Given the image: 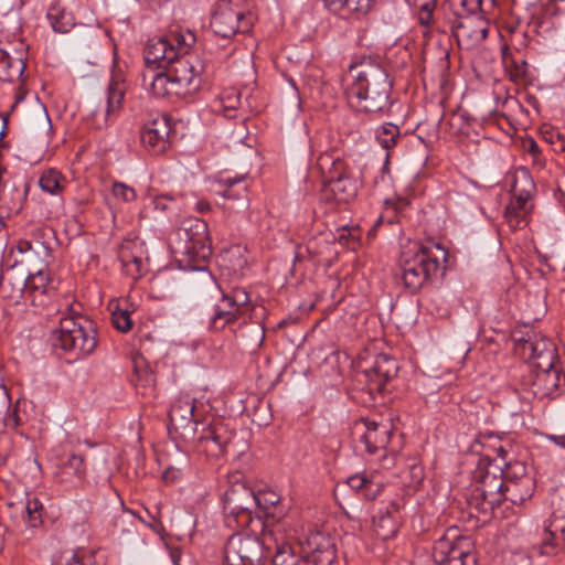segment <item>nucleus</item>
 <instances>
[{
	"instance_id": "nucleus-12",
	"label": "nucleus",
	"mask_w": 565,
	"mask_h": 565,
	"mask_svg": "<svg viewBox=\"0 0 565 565\" xmlns=\"http://www.w3.org/2000/svg\"><path fill=\"white\" fill-rule=\"evenodd\" d=\"M234 433L222 419H214L203 427L196 441V452L207 458L217 459L225 455Z\"/></svg>"
},
{
	"instance_id": "nucleus-54",
	"label": "nucleus",
	"mask_w": 565,
	"mask_h": 565,
	"mask_svg": "<svg viewBox=\"0 0 565 565\" xmlns=\"http://www.w3.org/2000/svg\"><path fill=\"white\" fill-rule=\"evenodd\" d=\"M523 147L527 153V156H536L539 152H541V149L539 148V145L536 141L532 138H529L523 141Z\"/></svg>"
},
{
	"instance_id": "nucleus-44",
	"label": "nucleus",
	"mask_w": 565,
	"mask_h": 565,
	"mask_svg": "<svg viewBox=\"0 0 565 565\" xmlns=\"http://www.w3.org/2000/svg\"><path fill=\"white\" fill-rule=\"evenodd\" d=\"M451 6L456 9V14H472L478 11L486 12L484 0H450ZM492 6L493 0H489Z\"/></svg>"
},
{
	"instance_id": "nucleus-41",
	"label": "nucleus",
	"mask_w": 565,
	"mask_h": 565,
	"mask_svg": "<svg viewBox=\"0 0 565 565\" xmlns=\"http://www.w3.org/2000/svg\"><path fill=\"white\" fill-rule=\"evenodd\" d=\"M500 473H501L502 478L505 479L504 480L505 483L513 482V481L522 482V480L524 478H531L526 473L525 465L521 461H514V462L505 461V465H503V467H501V469H500Z\"/></svg>"
},
{
	"instance_id": "nucleus-14",
	"label": "nucleus",
	"mask_w": 565,
	"mask_h": 565,
	"mask_svg": "<svg viewBox=\"0 0 565 565\" xmlns=\"http://www.w3.org/2000/svg\"><path fill=\"white\" fill-rule=\"evenodd\" d=\"M398 371L396 359L385 353L376 355L372 366L362 372L370 395L386 392L387 384L397 376Z\"/></svg>"
},
{
	"instance_id": "nucleus-8",
	"label": "nucleus",
	"mask_w": 565,
	"mask_h": 565,
	"mask_svg": "<svg viewBox=\"0 0 565 565\" xmlns=\"http://www.w3.org/2000/svg\"><path fill=\"white\" fill-rule=\"evenodd\" d=\"M216 306L225 311H234V315L242 319L241 326L252 322L255 326V343L262 345L265 340L264 320L267 311L263 305H253L244 288H235L230 294H223Z\"/></svg>"
},
{
	"instance_id": "nucleus-3",
	"label": "nucleus",
	"mask_w": 565,
	"mask_h": 565,
	"mask_svg": "<svg viewBox=\"0 0 565 565\" xmlns=\"http://www.w3.org/2000/svg\"><path fill=\"white\" fill-rule=\"evenodd\" d=\"M448 252L438 243L412 242L399 256L398 270L404 287L417 292L426 282L444 273Z\"/></svg>"
},
{
	"instance_id": "nucleus-6",
	"label": "nucleus",
	"mask_w": 565,
	"mask_h": 565,
	"mask_svg": "<svg viewBox=\"0 0 565 565\" xmlns=\"http://www.w3.org/2000/svg\"><path fill=\"white\" fill-rule=\"evenodd\" d=\"M249 0H217L212 10L210 25L215 34L228 39L247 33L254 24Z\"/></svg>"
},
{
	"instance_id": "nucleus-56",
	"label": "nucleus",
	"mask_w": 565,
	"mask_h": 565,
	"mask_svg": "<svg viewBox=\"0 0 565 565\" xmlns=\"http://www.w3.org/2000/svg\"><path fill=\"white\" fill-rule=\"evenodd\" d=\"M531 161L533 168L537 170H542L545 167V159L542 156V151L539 152L536 156H531Z\"/></svg>"
},
{
	"instance_id": "nucleus-13",
	"label": "nucleus",
	"mask_w": 565,
	"mask_h": 565,
	"mask_svg": "<svg viewBox=\"0 0 565 565\" xmlns=\"http://www.w3.org/2000/svg\"><path fill=\"white\" fill-rule=\"evenodd\" d=\"M300 553L306 565H331L337 558L334 539L326 532H310L300 541Z\"/></svg>"
},
{
	"instance_id": "nucleus-23",
	"label": "nucleus",
	"mask_w": 565,
	"mask_h": 565,
	"mask_svg": "<svg viewBox=\"0 0 565 565\" xmlns=\"http://www.w3.org/2000/svg\"><path fill=\"white\" fill-rule=\"evenodd\" d=\"M118 258L126 275L134 279L141 277L143 267V248L139 242L128 241L120 245Z\"/></svg>"
},
{
	"instance_id": "nucleus-57",
	"label": "nucleus",
	"mask_w": 565,
	"mask_h": 565,
	"mask_svg": "<svg viewBox=\"0 0 565 565\" xmlns=\"http://www.w3.org/2000/svg\"><path fill=\"white\" fill-rule=\"evenodd\" d=\"M547 439L556 446L565 449V435H547Z\"/></svg>"
},
{
	"instance_id": "nucleus-48",
	"label": "nucleus",
	"mask_w": 565,
	"mask_h": 565,
	"mask_svg": "<svg viewBox=\"0 0 565 565\" xmlns=\"http://www.w3.org/2000/svg\"><path fill=\"white\" fill-rule=\"evenodd\" d=\"M111 193L116 199L127 203L134 202L137 199L136 190L132 186L119 181L114 182Z\"/></svg>"
},
{
	"instance_id": "nucleus-15",
	"label": "nucleus",
	"mask_w": 565,
	"mask_h": 565,
	"mask_svg": "<svg viewBox=\"0 0 565 565\" xmlns=\"http://www.w3.org/2000/svg\"><path fill=\"white\" fill-rule=\"evenodd\" d=\"M28 287L25 289L26 305L44 307L55 294V280L44 264L43 267L30 270L26 274Z\"/></svg>"
},
{
	"instance_id": "nucleus-2",
	"label": "nucleus",
	"mask_w": 565,
	"mask_h": 565,
	"mask_svg": "<svg viewBox=\"0 0 565 565\" xmlns=\"http://www.w3.org/2000/svg\"><path fill=\"white\" fill-rule=\"evenodd\" d=\"M349 75L352 83L345 95L351 107L364 113L383 111L390 107L393 82L380 63L364 58L350 66Z\"/></svg>"
},
{
	"instance_id": "nucleus-45",
	"label": "nucleus",
	"mask_w": 565,
	"mask_h": 565,
	"mask_svg": "<svg viewBox=\"0 0 565 565\" xmlns=\"http://www.w3.org/2000/svg\"><path fill=\"white\" fill-rule=\"evenodd\" d=\"M43 510H44L43 504L39 499L33 498V499L28 500L26 505H25V512L28 514L26 522L30 527L36 529L40 525H42Z\"/></svg>"
},
{
	"instance_id": "nucleus-59",
	"label": "nucleus",
	"mask_w": 565,
	"mask_h": 565,
	"mask_svg": "<svg viewBox=\"0 0 565 565\" xmlns=\"http://www.w3.org/2000/svg\"><path fill=\"white\" fill-rule=\"evenodd\" d=\"M553 1H554L555 13L564 14L565 13V0H553Z\"/></svg>"
},
{
	"instance_id": "nucleus-1",
	"label": "nucleus",
	"mask_w": 565,
	"mask_h": 565,
	"mask_svg": "<svg viewBox=\"0 0 565 565\" xmlns=\"http://www.w3.org/2000/svg\"><path fill=\"white\" fill-rule=\"evenodd\" d=\"M195 43L196 36L190 30L148 40L143 56L149 70L142 79L147 85L149 78L154 96L186 98L200 90L207 64L190 54Z\"/></svg>"
},
{
	"instance_id": "nucleus-30",
	"label": "nucleus",
	"mask_w": 565,
	"mask_h": 565,
	"mask_svg": "<svg viewBox=\"0 0 565 565\" xmlns=\"http://www.w3.org/2000/svg\"><path fill=\"white\" fill-rule=\"evenodd\" d=\"M536 192L534 180L526 168H519L513 173V182L511 184V195H520L521 198L533 199Z\"/></svg>"
},
{
	"instance_id": "nucleus-47",
	"label": "nucleus",
	"mask_w": 565,
	"mask_h": 565,
	"mask_svg": "<svg viewBox=\"0 0 565 565\" xmlns=\"http://www.w3.org/2000/svg\"><path fill=\"white\" fill-rule=\"evenodd\" d=\"M111 322L115 329L126 333L132 328L130 312L127 309H116L111 312Z\"/></svg>"
},
{
	"instance_id": "nucleus-63",
	"label": "nucleus",
	"mask_w": 565,
	"mask_h": 565,
	"mask_svg": "<svg viewBox=\"0 0 565 565\" xmlns=\"http://www.w3.org/2000/svg\"><path fill=\"white\" fill-rule=\"evenodd\" d=\"M171 470L170 469H167L163 473V478L164 479H168L169 478V475H170Z\"/></svg>"
},
{
	"instance_id": "nucleus-4",
	"label": "nucleus",
	"mask_w": 565,
	"mask_h": 565,
	"mask_svg": "<svg viewBox=\"0 0 565 565\" xmlns=\"http://www.w3.org/2000/svg\"><path fill=\"white\" fill-rule=\"evenodd\" d=\"M95 323L73 308L60 319V328L52 333V345L71 354L75 360L90 355L97 348Z\"/></svg>"
},
{
	"instance_id": "nucleus-18",
	"label": "nucleus",
	"mask_w": 565,
	"mask_h": 565,
	"mask_svg": "<svg viewBox=\"0 0 565 565\" xmlns=\"http://www.w3.org/2000/svg\"><path fill=\"white\" fill-rule=\"evenodd\" d=\"M28 287L26 273L17 266L4 269L0 277V294L13 305H26L25 289Z\"/></svg>"
},
{
	"instance_id": "nucleus-39",
	"label": "nucleus",
	"mask_w": 565,
	"mask_h": 565,
	"mask_svg": "<svg viewBox=\"0 0 565 565\" xmlns=\"http://www.w3.org/2000/svg\"><path fill=\"white\" fill-rule=\"evenodd\" d=\"M399 138V127L392 122H385L376 130V140L385 150H390L395 147Z\"/></svg>"
},
{
	"instance_id": "nucleus-40",
	"label": "nucleus",
	"mask_w": 565,
	"mask_h": 565,
	"mask_svg": "<svg viewBox=\"0 0 565 565\" xmlns=\"http://www.w3.org/2000/svg\"><path fill=\"white\" fill-rule=\"evenodd\" d=\"M455 557H460L462 565H478L476 553L472 551L470 539L460 536L455 540Z\"/></svg>"
},
{
	"instance_id": "nucleus-38",
	"label": "nucleus",
	"mask_w": 565,
	"mask_h": 565,
	"mask_svg": "<svg viewBox=\"0 0 565 565\" xmlns=\"http://www.w3.org/2000/svg\"><path fill=\"white\" fill-rule=\"evenodd\" d=\"M245 175H238V177H222L218 180V183L221 186L224 188V190L221 192V194L224 198L227 199H238L242 196V193L246 192L247 185L244 184Z\"/></svg>"
},
{
	"instance_id": "nucleus-29",
	"label": "nucleus",
	"mask_w": 565,
	"mask_h": 565,
	"mask_svg": "<svg viewBox=\"0 0 565 565\" xmlns=\"http://www.w3.org/2000/svg\"><path fill=\"white\" fill-rule=\"evenodd\" d=\"M534 491L532 478H524L521 481L507 482L503 499L510 500L513 504H521L530 499Z\"/></svg>"
},
{
	"instance_id": "nucleus-17",
	"label": "nucleus",
	"mask_w": 565,
	"mask_h": 565,
	"mask_svg": "<svg viewBox=\"0 0 565 565\" xmlns=\"http://www.w3.org/2000/svg\"><path fill=\"white\" fill-rule=\"evenodd\" d=\"M170 122L167 117L156 118L143 126L141 143L152 154H161L169 147Z\"/></svg>"
},
{
	"instance_id": "nucleus-5",
	"label": "nucleus",
	"mask_w": 565,
	"mask_h": 565,
	"mask_svg": "<svg viewBox=\"0 0 565 565\" xmlns=\"http://www.w3.org/2000/svg\"><path fill=\"white\" fill-rule=\"evenodd\" d=\"M317 164L324 178L322 191L327 199L349 203L356 198L361 181L344 159L324 152L319 156Z\"/></svg>"
},
{
	"instance_id": "nucleus-28",
	"label": "nucleus",
	"mask_w": 565,
	"mask_h": 565,
	"mask_svg": "<svg viewBox=\"0 0 565 565\" xmlns=\"http://www.w3.org/2000/svg\"><path fill=\"white\" fill-rule=\"evenodd\" d=\"M22 57H11L7 51L0 47V81L13 82L19 79L25 70Z\"/></svg>"
},
{
	"instance_id": "nucleus-27",
	"label": "nucleus",
	"mask_w": 565,
	"mask_h": 565,
	"mask_svg": "<svg viewBox=\"0 0 565 565\" xmlns=\"http://www.w3.org/2000/svg\"><path fill=\"white\" fill-rule=\"evenodd\" d=\"M324 7L342 17H350L356 14L358 17L366 14L372 6L373 0H321Z\"/></svg>"
},
{
	"instance_id": "nucleus-24",
	"label": "nucleus",
	"mask_w": 565,
	"mask_h": 565,
	"mask_svg": "<svg viewBox=\"0 0 565 565\" xmlns=\"http://www.w3.org/2000/svg\"><path fill=\"white\" fill-rule=\"evenodd\" d=\"M513 339L516 353L530 362L544 354L541 348L544 347L547 350V344H554L550 339L541 337L532 330L529 331L526 335L521 337H518V332H514Z\"/></svg>"
},
{
	"instance_id": "nucleus-64",
	"label": "nucleus",
	"mask_w": 565,
	"mask_h": 565,
	"mask_svg": "<svg viewBox=\"0 0 565 565\" xmlns=\"http://www.w3.org/2000/svg\"><path fill=\"white\" fill-rule=\"evenodd\" d=\"M2 394H3L4 398L7 399V402H9V401H10V398H9V395H8L7 391H3V393H2Z\"/></svg>"
},
{
	"instance_id": "nucleus-50",
	"label": "nucleus",
	"mask_w": 565,
	"mask_h": 565,
	"mask_svg": "<svg viewBox=\"0 0 565 565\" xmlns=\"http://www.w3.org/2000/svg\"><path fill=\"white\" fill-rule=\"evenodd\" d=\"M65 468L73 471L74 475L82 478L85 475V459L81 455H71L65 463Z\"/></svg>"
},
{
	"instance_id": "nucleus-9",
	"label": "nucleus",
	"mask_w": 565,
	"mask_h": 565,
	"mask_svg": "<svg viewBox=\"0 0 565 565\" xmlns=\"http://www.w3.org/2000/svg\"><path fill=\"white\" fill-rule=\"evenodd\" d=\"M255 492L243 482L233 483L224 493L223 509L226 524L238 529L247 527L255 509Z\"/></svg>"
},
{
	"instance_id": "nucleus-42",
	"label": "nucleus",
	"mask_w": 565,
	"mask_h": 565,
	"mask_svg": "<svg viewBox=\"0 0 565 565\" xmlns=\"http://www.w3.org/2000/svg\"><path fill=\"white\" fill-rule=\"evenodd\" d=\"M548 349L546 350L544 347L541 350L544 351L543 355L533 360L532 371H550V370H558L555 367V361L557 359L556 347L555 344H547Z\"/></svg>"
},
{
	"instance_id": "nucleus-20",
	"label": "nucleus",
	"mask_w": 565,
	"mask_h": 565,
	"mask_svg": "<svg viewBox=\"0 0 565 565\" xmlns=\"http://www.w3.org/2000/svg\"><path fill=\"white\" fill-rule=\"evenodd\" d=\"M562 383H565V374L559 370L531 371V377L526 385L534 397L543 399L552 397Z\"/></svg>"
},
{
	"instance_id": "nucleus-35",
	"label": "nucleus",
	"mask_w": 565,
	"mask_h": 565,
	"mask_svg": "<svg viewBox=\"0 0 565 565\" xmlns=\"http://www.w3.org/2000/svg\"><path fill=\"white\" fill-rule=\"evenodd\" d=\"M409 202L405 199H387L384 202V211L374 222V225L370 230V234L374 232L380 224L386 221L390 224L395 223L397 220V214L402 213L407 206Z\"/></svg>"
},
{
	"instance_id": "nucleus-37",
	"label": "nucleus",
	"mask_w": 565,
	"mask_h": 565,
	"mask_svg": "<svg viewBox=\"0 0 565 565\" xmlns=\"http://www.w3.org/2000/svg\"><path fill=\"white\" fill-rule=\"evenodd\" d=\"M242 319L234 315V311H225L215 305L214 313L210 319L209 328L213 331H222L226 327L238 323L239 327Z\"/></svg>"
},
{
	"instance_id": "nucleus-16",
	"label": "nucleus",
	"mask_w": 565,
	"mask_h": 565,
	"mask_svg": "<svg viewBox=\"0 0 565 565\" xmlns=\"http://www.w3.org/2000/svg\"><path fill=\"white\" fill-rule=\"evenodd\" d=\"M125 93L126 83L124 76L114 73L107 89L106 109L92 113L93 125L96 129H103L109 125L111 116L121 108Z\"/></svg>"
},
{
	"instance_id": "nucleus-26",
	"label": "nucleus",
	"mask_w": 565,
	"mask_h": 565,
	"mask_svg": "<svg viewBox=\"0 0 565 565\" xmlns=\"http://www.w3.org/2000/svg\"><path fill=\"white\" fill-rule=\"evenodd\" d=\"M194 416V399L189 395L178 397L169 411L170 425L175 429L188 427Z\"/></svg>"
},
{
	"instance_id": "nucleus-22",
	"label": "nucleus",
	"mask_w": 565,
	"mask_h": 565,
	"mask_svg": "<svg viewBox=\"0 0 565 565\" xmlns=\"http://www.w3.org/2000/svg\"><path fill=\"white\" fill-rule=\"evenodd\" d=\"M565 537V512L554 510L550 519L545 522L543 537L541 541V553L552 555L564 541Z\"/></svg>"
},
{
	"instance_id": "nucleus-25",
	"label": "nucleus",
	"mask_w": 565,
	"mask_h": 565,
	"mask_svg": "<svg viewBox=\"0 0 565 565\" xmlns=\"http://www.w3.org/2000/svg\"><path fill=\"white\" fill-rule=\"evenodd\" d=\"M531 200V198L511 195V200L504 211V217L512 230L526 225V217L532 209Z\"/></svg>"
},
{
	"instance_id": "nucleus-31",
	"label": "nucleus",
	"mask_w": 565,
	"mask_h": 565,
	"mask_svg": "<svg viewBox=\"0 0 565 565\" xmlns=\"http://www.w3.org/2000/svg\"><path fill=\"white\" fill-rule=\"evenodd\" d=\"M347 484L367 500H374L381 492V486L364 473H356L347 479Z\"/></svg>"
},
{
	"instance_id": "nucleus-33",
	"label": "nucleus",
	"mask_w": 565,
	"mask_h": 565,
	"mask_svg": "<svg viewBox=\"0 0 565 565\" xmlns=\"http://www.w3.org/2000/svg\"><path fill=\"white\" fill-rule=\"evenodd\" d=\"M46 19L52 29L58 33H66L75 25L73 14L60 6L50 7Z\"/></svg>"
},
{
	"instance_id": "nucleus-53",
	"label": "nucleus",
	"mask_w": 565,
	"mask_h": 565,
	"mask_svg": "<svg viewBox=\"0 0 565 565\" xmlns=\"http://www.w3.org/2000/svg\"><path fill=\"white\" fill-rule=\"evenodd\" d=\"M173 202V199L168 195H160L153 200L154 209L158 211H167L170 209V203Z\"/></svg>"
},
{
	"instance_id": "nucleus-52",
	"label": "nucleus",
	"mask_w": 565,
	"mask_h": 565,
	"mask_svg": "<svg viewBox=\"0 0 565 565\" xmlns=\"http://www.w3.org/2000/svg\"><path fill=\"white\" fill-rule=\"evenodd\" d=\"M53 565H85L75 553H62Z\"/></svg>"
},
{
	"instance_id": "nucleus-46",
	"label": "nucleus",
	"mask_w": 565,
	"mask_h": 565,
	"mask_svg": "<svg viewBox=\"0 0 565 565\" xmlns=\"http://www.w3.org/2000/svg\"><path fill=\"white\" fill-rule=\"evenodd\" d=\"M239 104L241 100L238 95H223L220 102L214 104L213 110L215 113L223 111L225 117L233 118L235 117V113Z\"/></svg>"
},
{
	"instance_id": "nucleus-36",
	"label": "nucleus",
	"mask_w": 565,
	"mask_h": 565,
	"mask_svg": "<svg viewBox=\"0 0 565 565\" xmlns=\"http://www.w3.org/2000/svg\"><path fill=\"white\" fill-rule=\"evenodd\" d=\"M271 565H306L301 553L298 555L295 547L288 543L277 546L271 558Z\"/></svg>"
},
{
	"instance_id": "nucleus-43",
	"label": "nucleus",
	"mask_w": 565,
	"mask_h": 565,
	"mask_svg": "<svg viewBox=\"0 0 565 565\" xmlns=\"http://www.w3.org/2000/svg\"><path fill=\"white\" fill-rule=\"evenodd\" d=\"M17 249L19 253L25 254L24 260L26 262H31L34 255L44 254L45 257L49 256V248L40 241L21 239L17 244Z\"/></svg>"
},
{
	"instance_id": "nucleus-11",
	"label": "nucleus",
	"mask_w": 565,
	"mask_h": 565,
	"mask_svg": "<svg viewBox=\"0 0 565 565\" xmlns=\"http://www.w3.org/2000/svg\"><path fill=\"white\" fill-rule=\"evenodd\" d=\"M179 237L184 242L183 253L191 258L206 259L212 255L207 223L201 218H189L179 228Z\"/></svg>"
},
{
	"instance_id": "nucleus-51",
	"label": "nucleus",
	"mask_w": 565,
	"mask_h": 565,
	"mask_svg": "<svg viewBox=\"0 0 565 565\" xmlns=\"http://www.w3.org/2000/svg\"><path fill=\"white\" fill-rule=\"evenodd\" d=\"M22 424L23 419L19 414L18 405H14L12 408H9L8 413L4 416L6 427L10 429H17Z\"/></svg>"
},
{
	"instance_id": "nucleus-55",
	"label": "nucleus",
	"mask_w": 565,
	"mask_h": 565,
	"mask_svg": "<svg viewBox=\"0 0 565 565\" xmlns=\"http://www.w3.org/2000/svg\"><path fill=\"white\" fill-rule=\"evenodd\" d=\"M183 551L180 547H173L170 550V557L173 565H183L181 562Z\"/></svg>"
},
{
	"instance_id": "nucleus-7",
	"label": "nucleus",
	"mask_w": 565,
	"mask_h": 565,
	"mask_svg": "<svg viewBox=\"0 0 565 565\" xmlns=\"http://www.w3.org/2000/svg\"><path fill=\"white\" fill-rule=\"evenodd\" d=\"M505 465L504 458L489 462L484 472L479 475V484L472 490L468 500L470 507L483 514L490 513L501 503L505 490V479L500 473L501 467Z\"/></svg>"
},
{
	"instance_id": "nucleus-61",
	"label": "nucleus",
	"mask_w": 565,
	"mask_h": 565,
	"mask_svg": "<svg viewBox=\"0 0 565 565\" xmlns=\"http://www.w3.org/2000/svg\"><path fill=\"white\" fill-rule=\"evenodd\" d=\"M434 3H435V0H433V3H430V2H425V3H423V4L420 6V9H422L423 11H426V12L428 13V15H430V14H431V9H433V7H434Z\"/></svg>"
},
{
	"instance_id": "nucleus-32",
	"label": "nucleus",
	"mask_w": 565,
	"mask_h": 565,
	"mask_svg": "<svg viewBox=\"0 0 565 565\" xmlns=\"http://www.w3.org/2000/svg\"><path fill=\"white\" fill-rule=\"evenodd\" d=\"M455 540L439 539L433 547V558L439 565H462L460 557H455Z\"/></svg>"
},
{
	"instance_id": "nucleus-60",
	"label": "nucleus",
	"mask_w": 565,
	"mask_h": 565,
	"mask_svg": "<svg viewBox=\"0 0 565 565\" xmlns=\"http://www.w3.org/2000/svg\"><path fill=\"white\" fill-rule=\"evenodd\" d=\"M495 452H497V456L493 459H491L489 462H494L497 459L500 460L502 457L504 458V461H508L507 460L508 452L504 450V448L502 446L497 448Z\"/></svg>"
},
{
	"instance_id": "nucleus-10",
	"label": "nucleus",
	"mask_w": 565,
	"mask_h": 565,
	"mask_svg": "<svg viewBox=\"0 0 565 565\" xmlns=\"http://www.w3.org/2000/svg\"><path fill=\"white\" fill-rule=\"evenodd\" d=\"M225 565H264L260 540L245 532L231 535L224 547Z\"/></svg>"
},
{
	"instance_id": "nucleus-21",
	"label": "nucleus",
	"mask_w": 565,
	"mask_h": 565,
	"mask_svg": "<svg viewBox=\"0 0 565 565\" xmlns=\"http://www.w3.org/2000/svg\"><path fill=\"white\" fill-rule=\"evenodd\" d=\"M402 507L399 500L391 501L373 516V527L380 539L386 541L397 534L401 523Z\"/></svg>"
},
{
	"instance_id": "nucleus-34",
	"label": "nucleus",
	"mask_w": 565,
	"mask_h": 565,
	"mask_svg": "<svg viewBox=\"0 0 565 565\" xmlns=\"http://www.w3.org/2000/svg\"><path fill=\"white\" fill-rule=\"evenodd\" d=\"M38 183L42 191L52 195H58L65 189L66 179L60 171L47 169L41 174Z\"/></svg>"
},
{
	"instance_id": "nucleus-62",
	"label": "nucleus",
	"mask_w": 565,
	"mask_h": 565,
	"mask_svg": "<svg viewBox=\"0 0 565 565\" xmlns=\"http://www.w3.org/2000/svg\"><path fill=\"white\" fill-rule=\"evenodd\" d=\"M527 67V63L525 61H521V66L516 67V74L523 75L525 73V68Z\"/></svg>"
},
{
	"instance_id": "nucleus-58",
	"label": "nucleus",
	"mask_w": 565,
	"mask_h": 565,
	"mask_svg": "<svg viewBox=\"0 0 565 565\" xmlns=\"http://www.w3.org/2000/svg\"><path fill=\"white\" fill-rule=\"evenodd\" d=\"M195 210L199 213H206L211 210V204L205 200L198 201L195 204Z\"/></svg>"
},
{
	"instance_id": "nucleus-19",
	"label": "nucleus",
	"mask_w": 565,
	"mask_h": 565,
	"mask_svg": "<svg viewBox=\"0 0 565 565\" xmlns=\"http://www.w3.org/2000/svg\"><path fill=\"white\" fill-rule=\"evenodd\" d=\"M364 433L360 437V441L364 446V450L369 455H380L384 461L388 460L385 451L388 445L392 428L387 424H379L375 422L364 420Z\"/></svg>"
},
{
	"instance_id": "nucleus-49",
	"label": "nucleus",
	"mask_w": 565,
	"mask_h": 565,
	"mask_svg": "<svg viewBox=\"0 0 565 565\" xmlns=\"http://www.w3.org/2000/svg\"><path fill=\"white\" fill-rule=\"evenodd\" d=\"M255 508L268 510L275 507L279 501L280 497L274 491H260L255 493Z\"/></svg>"
}]
</instances>
